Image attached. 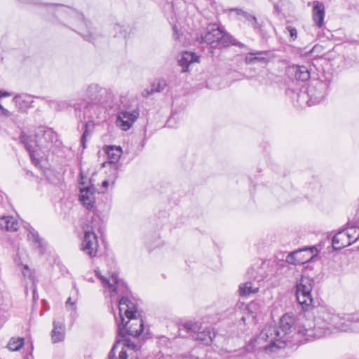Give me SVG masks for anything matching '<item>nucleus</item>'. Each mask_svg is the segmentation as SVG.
Listing matches in <instances>:
<instances>
[{
    "label": "nucleus",
    "instance_id": "1",
    "mask_svg": "<svg viewBox=\"0 0 359 359\" xmlns=\"http://www.w3.org/2000/svg\"><path fill=\"white\" fill-rule=\"evenodd\" d=\"M334 330L359 332V311L340 316L326 308L320 307L311 319L304 313L296 316L292 313H287L280 318L278 327L266 325L262 329L247 345L248 353L241 359H256L254 351L257 346L266 352H274L284 348L290 340L303 344L323 337Z\"/></svg>",
    "mask_w": 359,
    "mask_h": 359
},
{
    "label": "nucleus",
    "instance_id": "2",
    "mask_svg": "<svg viewBox=\"0 0 359 359\" xmlns=\"http://www.w3.org/2000/svg\"><path fill=\"white\" fill-rule=\"evenodd\" d=\"M118 339L109 353V359H138L140 345L129 337L140 336L144 328L142 318L137 317L135 304L125 297L118 302Z\"/></svg>",
    "mask_w": 359,
    "mask_h": 359
},
{
    "label": "nucleus",
    "instance_id": "3",
    "mask_svg": "<svg viewBox=\"0 0 359 359\" xmlns=\"http://www.w3.org/2000/svg\"><path fill=\"white\" fill-rule=\"evenodd\" d=\"M201 42L206 43L214 48H222L230 45L245 47V44L238 41L216 24H210L206 27L204 34L201 36Z\"/></svg>",
    "mask_w": 359,
    "mask_h": 359
},
{
    "label": "nucleus",
    "instance_id": "4",
    "mask_svg": "<svg viewBox=\"0 0 359 359\" xmlns=\"http://www.w3.org/2000/svg\"><path fill=\"white\" fill-rule=\"evenodd\" d=\"M48 9L54 11L57 18L69 16L70 18L78 20L81 25L85 27V29H80L79 34H81L85 40L94 43L97 34L94 32L95 29L91 27L90 23L84 20L81 13H78L74 9L65 8L62 5H50Z\"/></svg>",
    "mask_w": 359,
    "mask_h": 359
},
{
    "label": "nucleus",
    "instance_id": "5",
    "mask_svg": "<svg viewBox=\"0 0 359 359\" xmlns=\"http://www.w3.org/2000/svg\"><path fill=\"white\" fill-rule=\"evenodd\" d=\"M313 284V279L305 276H302L296 283V297L304 311H309L313 307L311 291Z\"/></svg>",
    "mask_w": 359,
    "mask_h": 359
},
{
    "label": "nucleus",
    "instance_id": "6",
    "mask_svg": "<svg viewBox=\"0 0 359 359\" xmlns=\"http://www.w3.org/2000/svg\"><path fill=\"white\" fill-rule=\"evenodd\" d=\"M201 325L197 322L188 321L182 324L179 327V335L185 337L184 332H187L194 339L205 345H210L212 341L215 334L212 336V332L210 328L201 331Z\"/></svg>",
    "mask_w": 359,
    "mask_h": 359
},
{
    "label": "nucleus",
    "instance_id": "7",
    "mask_svg": "<svg viewBox=\"0 0 359 359\" xmlns=\"http://www.w3.org/2000/svg\"><path fill=\"white\" fill-rule=\"evenodd\" d=\"M112 97L110 89L101 87L97 83H91L85 91L83 100L88 104H101L107 103Z\"/></svg>",
    "mask_w": 359,
    "mask_h": 359
},
{
    "label": "nucleus",
    "instance_id": "8",
    "mask_svg": "<svg viewBox=\"0 0 359 359\" xmlns=\"http://www.w3.org/2000/svg\"><path fill=\"white\" fill-rule=\"evenodd\" d=\"M97 276L101 280L103 287L107 288L111 292V296L128 293V287L126 283L118 278L116 273H112L109 278L102 276L98 270H95Z\"/></svg>",
    "mask_w": 359,
    "mask_h": 359
},
{
    "label": "nucleus",
    "instance_id": "9",
    "mask_svg": "<svg viewBox=\"0 0 359 359\" xmlns=\"http://www.w3.org/2000/svg\"><path fill=\"white\" fill-rule=\"evenodd\" d=\"M20 141L25 145L26 149L29 154L32 162L35 166H39L40 161V154L39 150H42V147L39 140H35L31 136L27 135L23 132L20 136Z\"/></svg>",
    "mask_w": 359,
    "mask_h": 359
},
{
    "label": "nucleus",
    "instance_id": "10",
    "mask_svg": "<svg viewBox=\"0 0 359 359\" xmlns=\"http://www.w3.org/2000/svg\"><path fill=\"white\" fill-rule=\"evenodd\" d=\"M140 115L139 109L136 108L132 111L122 110L118 112L116 123L123 130H129Z\"/></svg>",
    "mask_w": 359,
    "mask_h": 359
},
{
    "label": "nucleus",
    "instance_id": "11",
    "mask_svg": "<svg viewBox=\"0 0 359 359\" xmlns=\"http://www.w3.org/2000/svg\"><path fill=\"white\" fill-rule=\"evenodd\" d=\"M327 95V85L322 81H316L308 88L309 102L313 104L320 102Z\"/></svg>",
    "mask_w": 359,
    "mask_h": 359
},
{
    "label": "nucleus",
    "instance_id": "12",
    "mask_svg": "<svg viewBox=\"0 0 359 359\" xmlns=\"http://www.w3.org/2000/svg\"><path fill=\"white\" fill-rule=\"evenodd\" d=\"M98 247L97 238L96 234L90 231H86L83 240L81 244V250L90 257L97 255Z\"/></svg>",
    "mask_w": 359,
    "mask_h": 359
},
{
    "label": "nucleus",
    "instance_id": "13",
    "mask_svg": "<svg viewBox=\"0 0 359 359\" xmlns=\"http://www.w3.org/2000/svg\"><path fill=\"white\" fill-rule=\"evenodd\" d=\"M80 201L88 210H93L95 202V188L93 184L80 187Z\"/></svg>",
    "mask_w": 359,
    "mask_h": 359
},
{
    "label": "nucleus",
    "instance_id": "14",
    "mask_svg": "<svg viewBox=\"0 0 359 359\" xmlns=\"http://www.w3.org/2000/svg\"><path fill=\"white\" fill-rule=\"evenodd\" d=\"M28 233L27 235V241L35 250L40 254H43L46 250V243L39 236L37 231L32 228L29 224L27 226Z\"/></svg>",
    "mask_w": 359,
    "mask_h": 359
},
{
    "label": "nucleus",
    "instance_id": "15",
    "mask_svg": "<svg viewBox=\"0 0 359 359\" xmlns=\"http://www.w3.org/2000/svg\"><path fill=\"white\" fill-rule=\"evenodd\" d=\"M13 102L16 108L21 112H27L33 107L34 98L28 94L17 95L13 98Z\"/></svg>",
    "mask_w": 359,
    "mask_h": 359
},
{
    "label": "nucleus",
    "instance_id": "16",
    "mask_svg": "<svg viewBox=\"0 0 359 359\" xmlns=\"http://www.w3.org/2000/svg\"><path fill=\"white\" fill-rule=\"evenodd\" d=\"M313 20L318 27H322L324 25V18H325V6L322 2L315 1L313 3Z\"/></svg>",
    "mask_w": 359,
    "mask_h": 359
},
{
    "label": "nucleus",
    "instance_id": "17",
    "mask_svg": "<svg viewBox=\"0 0 359 359\" xmlns=\"http://www.w3.org/2000/svg\"><path fill=\"white\" fill-rule=\"evenodd\" d=\"M261 279H257L255 277L253 280L247 281L241 284L239 286V293L242 297H247L251 294L257 293L259 288V281Z\"/></svg>",
    "mask_w": 359,
    "mask_h": 359
},
{
    "label": "nucleus",
    "instance_id": "18",
    "mask_svg": "<svg viewBox=\"0 0 359 359\" xmlns=\"http://www.w3.org/2000/svg\"><path fill=\"white\" fill-rule=\"evenodd\" d=\"M20 227V224L16 218L13 216L0 215V228L7 231H16Z\"/></svg>",
    "mask_w": 359,
    "mask_h": 359
},
{
    "label": "nucleus",
    "instance_id": "19",
    "mask_svg": "<svg viewBox=\"0 0 359 359\" xmlns=\"http://www.w3.org/2000/svg\"><path fill=\"white\" fill-rule=\"evenodd\" d=\"M350 245V241L348 238L345 229L337 233L332 238V246L335 250H341Z\"/></svg>",
    "mask_w": 359,
    "mask_h": 359
},
{
    "label": "nucleus",
    "instance_id": "20",
    "mask_svg": "<svg viewBox=\"0 0 359 359\" xmlns=\"http://www.w3.org/2000/svg\"><path fill=\"white\" fill-rule=\"evenodd\" d=\"M194 62H198V57L192 52H184L178 60L180 66L182 67V72L189 71V67Z\"/></svg>",
    "mask_w": 359,
    "mask_h": 359
},
{
    "label": "nucleus",
    "instance_id": "21",
    "mask_svg": "<svg viewBox=\"0 0 359 359\" xmlns=\"http://www.w3.org/2000/svg\"><path fill=\"white\" fill-rule=\"evenodd\" d=\"M42 149H49L53 142L57 140V135L51 130L48 129L43 131V134L39 140Z\"/></svg>",
    "mask_w": 359,
    "mask_h": 359
},
{
    "label": "nucleus",
    "instance_id": "22",
    "mask_svg": "<svg viewBox=\"0 0 359 359\" xmlns=\"http://www.w3.org/2000/svg\"><path fill=\"white\" fill-rule=\"evenodd\" d=\"M53 329L51 332L53 343L62 341L65 336V325L62 322L53 321Z\"/></svg>",
    "mask_w": 359,
    "mask_h": 359
},
{
    "label": "nucleus",
    "instance_id": "23",
    "mask_svg": "<svg viewBox=\"0 0 359 359\" xmlns=\"http://www.w3.org/2000/svg\"><path fill=\"white\" fill-rule=\"evenodd\" d=\"M236 11V14L238 15L243 16L248 22L250 25L254 28L255 30H259L262 26V23H259L257 22V18L250 14L248 13L241 9H235Z\"/></svg>",
    "mask_w": 359,
    "mask_h": 359
},
{
    "label": "nucleus",
    "instance_id": "24",
    "mask_svg": "<svg viewBox=\"0 0 359 359\" xmlns=\"http://www.w3.org/2000/svg\"><path fill=\"white\" fill-rule=\"evenodd\" d=\"M84 131L81 137V144L83 149L86 148L87 137H90L94 131L95 123L92 121H88L83 125Z\"/></svg>",
    "mask_w": 359,
    "mask_h": 359
},
{
    "label": "nucleus",
    "instance_id": "25",
    "mask_svg": "<svg viewBox=\"0 0 359 359\" xmlns=\"http://www.w3.org/2000/svg\"><path fill=\"white\" fill-rule=\"evenodd\" d=\"M107 154L111 163L117 162L122 154L120 147L109 146L107 150Z\"/></svg>",
    "mask_w": 359,
    "mask_h": 359
},
{
    "label": "nucleus",
    "instance_id": "26",
    "mask_svg": "<svg viewBox=\"0 0 359 359\" xmlns=\"http://www.w3.org/2000/svg\"><path fill=\"white\" fill-rule=\"evenodd\" d=\"M302 250H299L288 254L286 257L285 261L290 264H303L304 261L299 257L302 254Z\"/></svg>",
    "mask_w": 359,
    "mask_h": 359
},
{
    "label": "nucleus",
    "instance_id": "27",
    "mask_svg": "<svg viewBox=\"0 0 359 359\" xmlns=\"http://www.w3.org/2000/svg\"><path fill=\"white\" fill-rule=\"evenodd\" d=\"M295 78L302 81H306L310 78V72L305 66H298L295 70Z\"/></svg>",
    "mask_w": 359,
    "mask_h": 359
},
{
    "label": "nucleus",
    "instance_id": "28",
    "mask_svg": "<svg viewBox=\"0 0 359 359\" xmlns=\"http://www.w3.org/2000/svg\"><path fill=\"white\" fill-rule=\"evenodd\" d=\"M345 230L350 241V245L359 239V226H350L346 227Z\"/></svg>",
    "mask_w": 359,
    "mask_h": 359
},
{
    "label": "nucleus",
    "instance_id": "29",
    "mask_svg": "<svg viewBox=\"0 0 359 359\" xmlns=\"http://www.w3.org/2000/svg\"><path fill=\"white\" fill-rule=\"evenodd\" d=\"M24 341V338L22 337H13L8 341L7 347L9 350L13 351H19L23 346Z\"/></svg>",
    "mask_w": 359,
    "mask_h": 359
},
{
    "label": "nucleus",
    "instance_id": "30",
    "mask_svg": "<svg viewBox=\"0 0 359 359\" xmlns=\"http://www.w3.org/2000/svg\"><path fill=\"white\" fill-rule=\"evenodd\" d=\"M167 86V81L164 79H156L151 84L154 93L162 92Z\"/></svg>",
    "mask_w": 359,
    "mask_h": 359
},
{
    "label": "nucleus",
    "instance_id": "31",
    "mask_svg": "<svg viewBox=\"0 0 359 359\" xmlns=\"http://www.w3.org/2000/svg\"><path fill=\"white\" fill-rule=\"evenodd\" d=\"M267 51H251L245 57V62L248 65L255 64V55H267Z\"/></svg>",
    "mask_w": 359,
    "mask_h": 359
},
{
    "label": "nucleus",
    "instance_id": "32",
    "mask_svg": "<svg viewBox=\"0 0 359 359\" xmlns=\"http://www.w3.org/2000/svg\"><path fill=\"white\" fill-rule=\"evenodd\" d=\"M258 309V304L256 302H251L247 306V310L248 313L252 315V318H255L256 317V310Z\"/></svg>",
    "mask_w": 359,
    "mask_h": 359
},
{
    "label": "nucleus",
    "instance_id": "33",
    "mask_svg": "<svg viewBox=\"0 0 359 359\" xmlns=\"http://www.w3.org/2000/svg\"><path fill=\"white\" fill-rule=\"evenodd\" d=\"M287 30L288 31L290 38L292 41H294L297 38V31L296 28L288 26L286 27Z\"/></svg>",
    "mask_w": 359,
    "mask_h": 359
},
{
    "label": "nucleus",
    "instance_id": "34",
    "mask_svg": "<svg viewBox=\"0 0 359 359\" xmlns=\"http://www.w3.org/2000/svg\"><path fill=\"white\" fill-rule=\"evenodd\" d=\"M264 55H255V63H266L268 60Z\"/></svg>",
    "mask_w": 359,
    "mask_h": 359
},
{
    "label": "nucleus",
    "instance_id": "35",
    "mask_svg": "<svg viewBox=\"0 0 359 359\" xmlns=\"http://www.w3.org/2000/svg\"><path fill=\"white\" fill-rule=\"evenodd\" d=\"M152 94H154V92L152 91L151 88H150V89H144L143 90V91L142 92V95L145 97V98H147L149 97L150 95H151Z\"/></svg>",
    "mask_w": 359,
    "mask_h": 359
},
{
    "label": "nucleus",
    "instance_id": "36",
    "mask_svg": "<svg viewBox=\"0 0 359 359\" xmlns=\"http://www.w3.org/2000/svg\"><path fill=\"white\" fill-rule=\"evenodd\" d=\"M75 302H72V298L69 297L66 302V307L68 308L69 306H74Z\"/></svg>",
    "mask_w": 359,
    "mask_h": 359
},
{
    "label": "nucleus",
    "instance_id": "37",
    "mask_svg": "<svg viewBox=\"0 0 359 359\" xmlns=\"http://www.w3.org/2000/svg\"><path fill=\"white\" fill-rule=\"evenodd\" d=\"M122 28H123V27H122V26H121V25H115V29H116V30H118H118H120L121 34L123 36L126 37V32L124 31V33H122Z\"/></svg>",
    "mask_w": 359,
    "mask_h": 359
},
{
    "label": "nucleus",
    "instance_id": "38",
    "mask_svg": "<svg viewBox=\"0 0 359 359\" xmlns=\"http://www.w3.org/2000/svg\"><path fill=\"white\" fill-rule=\"evenodd\" d=\"M109 181L108 180H104L102 183V187L107 189L109 187Z\"/></svg>",
    "mask_w": 359,
    "mask_h": 359
},
{
    "label": "nucleus",
    "instance_id": "39",
    "mask_svg": "<svg viewBox=\"0 0 359 359\" xmlns=\"http://www.w3.org/2000/svg\"><path fill=\"white\" fill-rule=\"evenodd\" d=\"M11 95V94L10 93L4 92V93H1V92L0 91V97H8Z\"/></svg>",
    "mask_w": 359,
    "mask_h": 359
},
{
    "label": "nucleus",
    "instance_id": "40",
    "mask_svg": "<svg viewBox=\"0 0 359 359\" xmlns=\"http://www.w3.org/2000/svg\"><path fill=\"white\" fill-rule=\"evenodd\" d=\"M79 176H80V178H81V182H80V183H81L82 185H83V184H85V182H83V173H82V172H81V173L79 174Z\"/></svg>",
    "mask_w": 359,
    "mask_h": 359
},
{
    "label": "nucleus",
    "instance_id": "41",
    "mask_svg": "<svg viewBox=\"0 0 359 359\" xmlns=\"http://www.w3.org/2000/svg\"><path fill=\"white\" fill-rule=\"evenodd\" d=\"M57 104L60 107H65V102H60L59 103H57Z\"/></svg>",
    "mask_w": 359,
    "mask_h": 359
},
{
    "label": "nucleus",
    "instance_id": "42",
    "mask_svg": "<svg viewBox=\"0 0 359 359\" xmlns=\"http://www.w3.org/2000/svg\"><path fill=\"white\" fill-rule=\"evenodd\" d=\"M15 262H16V264H21V262H20V257H18V259H17V258L15 259Z\"/></svg>",
    "mask_w": 359,
    "mask_h": 359
},
{
    "label": "nucleus",
    "instance_id": "43",
    "mask_svg": "<svg viewBox=\"0 0 359 359\" xmlns=\"http://www.w3.org/2000/svg\"><path fill=\"white\" fill-rule=\"evenodd\" d=\"M241 320L245 323V317H244V316L242 317L241 318Z\"/></svg>",
    "mask_w": 359,
    "mask_h": 359
},
{
    "label": "nucleus",
    "instance_id": "44",
    "mask_svg": "<svg viewBox=\"0 0 359 359\" xmlns=\"http://www.w3.org/2000/svg\"><path fill=\"white\" fill-rule=\"evenodd\" d=\"M27 265H25V269H27Z\"/></svg>",
    "mask_w": 359,
    "mask_h": 359
}]
</instances>
